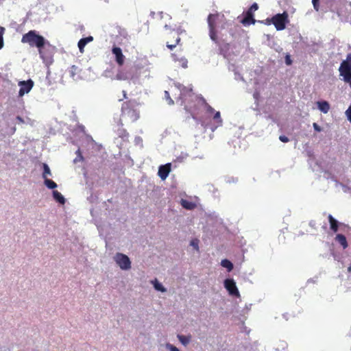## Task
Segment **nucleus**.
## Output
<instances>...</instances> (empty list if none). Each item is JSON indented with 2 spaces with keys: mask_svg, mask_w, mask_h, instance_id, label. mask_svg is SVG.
Wrapping results in <instances>:
<instances>
[{
  "mask_svg": "<svg viewBox=\"0 0 351 351\" xmlns=\"http://www.w3.org/2000/svg\"><path fill=\"white\" fill-rule=\"evenodd\" d=\"M175 86L180 92L176 101L184 106L186 111L191 114L197 123H200L204 128L210 129L213 132L222 125L220 112L215 110L202 97L195 95L191 85L184 86L178 83Z\"/></svg>",
  "mask_w": 351,
  "mask_h": 351,
  "instance_id": "f257e3e1",
  "label": "nucleus"
},
{
  "mask_svg": "<svg viewBox=\"0 0 351 351\" xmlns=\"http://www.w3.org/2000/svg\"><path fill=\"white\" fill-rule=\"evenodd\" d=\"M21 43L28 44L32 47H36L38 49L42 47H51L49 42L43 36L39 35L36 30H30L23 35Z\"/></svg>",
  "mask_w": 351,
  "mask_h": 351,
  "instance_id": "f03ea898",
  "label": "nucleus"
},
{
  "mask_svg": "<svg viewBox=\"0 0 351 351\" xmlns=\"http://www.w3.org/2000/svg\"><path fill=\"white\" fill-rule=\"evenodd\" d=\"M113 260L121 269L128 271L131 269L132 263L127 255L117 252L113 256Z\"/></svg>",
  "mask_w": 351,
  "mask_h": 351,
  "instance_id": "7ed1b4c3",
  "label": "nucleus"
},
{
  "mask_svg": "<svg viewBox=\"0 0 351 351\" xmlns=\"http://www.w3.org/2000/svg\"><path fill=\"white\" fill-rule=\"evenodd\" d=\"M271 21L278 31L283 30L288 22V14L286 12L277 14L271 18Z\"/></svg>",
  "mask_w": 351,
  "mask_h": 351,
  "instance_id": "20e7f679",
  "label": "nucleus"
},
{
  "mask_svg": "<svg viewBox=\"0 0 351 351\" xmlns=\"http://www.w3.org/2000/svg\"><path fill=\"white\" fill-rule=\"evenodd\" d=\"M51 47H51L45 46L38 49L40 57L43 60V63L47 66L51 64L53 60V53L50 51Z\"/></svg>",
  "mask_w": 351,
  "mask_h": 351,
  "instance_id": "39448f33",
  "label": "nucleus"
},
{
  "mask_svg": "<svg viewBox=\"0 0 351 351\" xmlns=\"http://www.w3.org/2000/svg\"><path fill=\"white\" fill-rule=\"evenodd\" d=\"M224 287L228 291L229 295L240 298L239 289L236 285V282L232 278H227L224 280Z\"/></svg>",
  "mask_w": 351,
  "mask_h": 351,
  "instance_id": "423d86ee",
  "label": "nucleus"
},
{
  "mask_svg": "<svg viewBox=\"0 0 351 351\" xmlns=\"http://www.w3.org/2000/svg\"><path fill=\"white\" fill-rule=\"evenodd\" d=\"M20 90L19 92V97H23L25 94L28 93L34 86V82L32 80L27 81H20L19 82Z\"/></svg>",
  "mask_w": 351,
  "mask_h": 351,
  "instance_id": "0eeeda50",
  "label": "nucleus"
},
{
  "mask_svg": "<svg viewBox=\"0 0 351 351\" xmlns=\"http://www.w3.org/2000/svg\"><path fill=\"white\" fill-rule=\"evenodd\" d=\"M217 17V15L211 14H209L208 16V27H209V36H210V39L215 43H217V36H216V34H215V32L214 29H215L214 23H215V19Z\"/></svg>",
  "mask_w": 351,
  "mask_h": 351,
  "instance_id": "6e6552de",
  "label": "nucleus"
},
{
  "mask_svg": "<svg viewBox=\"0 0 351 351\" xmlns=\"http://www.w3.org/2000/svg\"><path fill=\"white\" fill-rule=\"evenodd\" d=\"M171 171V163H167L165 165H160L158 168V176L161 180H165Z\"/></svg>",
  "mask_w": 351,
  "mask_h": 351,
  "instance_id": "1a4fd4ad",
  "label": "nucleus"
},
{
  "mask_svg": "<svg viewBox=\"0 0 351 351\" xmlns=\"http://www.w3.org/2000/svg\"><path fill=\"white\" fill-rule=\"evenodd\" d=\"M122 116L123 117H129L132 121H136L138 117V113L133 109H124L122 108Z\"/></svg>",
  "mask_w": 351,
  "mask_h": 351,
  "instance_id": "9d476101",
  "label": "nucleus"
},
{
  "mask_svg": "<svg viewBox=\"0 0 351 351\" xmlns=\"http://www.w3.org/2000/svg\"><path fill=\"white\" fill-rule=\"evenodd\" d=\"M80 69L76 66L75 65H72L66 70V72L69 73V76L75 81L79 80L80 79Z\"/></svg>",
  "mask_w": 351,
  "mask_h": 351,
  "instance_id": "9b49d317",
  "label": "nucleus"
},
{
  "mask_svg": "<svg viewBox=\"0 0 351 351\" xmlns=\"http://www.w3.org/2000/svg\"><path fill=\"white\" fill-rule=\"evenodd\" d=\"M112 53L114 55L116 62L119 65H122L124 62V56L120 47H114L112 49Z\"/></svg>",
  "mask_w": 351,
  "mask_h": 351,
  "instance_id": "f8f14e48",
  "label": "nucleus"
},
{
  "mask_svg": "<svg viewBox=\"0 0 351 351\" xmlns=\"http://www.w3.org/2000/svg\"><path fill=\"white\" fill-rule=\"evenodd\" d=\"M93 36H90L86 37V38H81L79 40L78 44H77L80 51L82 53L84 51V47L88 43L93 41Z\"/></svg>",
  "mask_w": 351,
  "mask_h": 351,
  "instance_id": "ddd939ff",
  "label": "nucleus"
},
{
  "mask_svg": "<svg viewBox=\"0 0 351 351\" xmlns=\"http://www.w3.org/2000/svg\"><path fill=\"white\" fill-rule=\"evenodd\" d=\"M317 108L323 113L326 114L330 110V105L326 101H320L317 102Z\"/></svg>",
  "mask_w": 351,
  "mask_h": 351,
  "instance_id": "4468645a",
  "label": "nucleus"
},
{
  "mask_svg": "<svg viewBox=\"0 0 351 351\" xmlns=\"http://www.w3.org/2000/svg\"><path fill=\"white\" fill-rule=\"evenodd\" d=\"M172 57L175 62H178V64L184 69L188 67V60L184 57L178 58L176 54H172Z\"/></svg>",
  "mask_w": 351,
  "mask_h": 351,
  "instance_id": "2eb2a0df",
  "label": "nucleus"
},
{
  "mask_svg": "<svg viewBox=\"0 0 351 351\" xmlns=\"http://www.w3.org/2000/svg\"><path fill=\"white\" fill-rule=\"evenodd\" d=\"M151 284L153 285L154 288L158 291H160L162 293H165L167 291V289L156 278L152 280Z\"/></svg>",
  "mask_w": 351,
  "mask_h": 351,
  "instance_id": "dca6fc26",
  "label": "nucleus"
},
{
  "mask_svg": "<svg viewBox=\"0 0 351 351\" xmlns=\"http://www.w3.org/2000/svg\"><path fill=\"white\" fill-rule=\"evenodd\" d=\"M180 204L183 208L187 210H193L196 207V204L195 203L184 199L180 200Z\"/></svg>",
  "mask_w": 351,
  "mask_h": 351,
  "instance_id": "f3484780",
  "label": "nucleus"
},
{
  "mask_svg": "<svg viewBox=\"0 0 351 351\" xmlns=\"http://www.w3.org/2000/svg\"><path fill=\"white\" fill-rule=\"evenodd\" d=\"M324 176L325 178L326 179H329V178H331L335 182V186L337 187L339 186H341L343 191L344 192H347V190H348V188L343 185V184L339 182L335 178V177L332 176H330V174L328 173V172H325L324 174Z\"/></svg>",
  "mask_w": 351,
  "mask_h": 351,
  "instance_id": "a211bd4d",
  "label": "nucleus"
},
{
  "mask_svg": "<svg viewBox=\"0 0 351 351\" xmlns=\"http://www.w3.org/2000/svg\"><path fill=\"white\" fill-rule=\"evenodd\" d=\"M335 240L343 247V249H346L348 247V242L344 235L338 234L335 237Z\"/></svg>",
  "mask_w": 351,
  "mask_h": 351,
  "instance_id": "6ab92c4d",
  "label": "nucleus"
},
{
  "mask_svg": "<svg viewBox=\"0 0 351 351\" xmlns=\"http://www.w3.org/2000/svg\"><path fill=\"white\" fill-rule=\"evenodd\" d=\"M255 21H256L254 19L252 14L250 13V12H247L246 16L242 20V23L246 25L251 23L254 24Z\"/></svg>",
  "mask_w": 351,
  "mask_h": 351,
  "instance_id": "aec40b11",
  "label": "nucleus"
},
{
  "mask_svg": "<svg viewBox=\"0 0 351 351\" xmlns=\"http://www.w3.org/2000/svg\"><path fill=\"white\" fill-rule=\"evenodd\" d=\"M53 197L54 199L59 202L61 204H64L65 203V198L64 196L58 191H53Z\"/></svg>",
  "mask_w": 351,
  "mask_h": 351,
  "instance_id": "412c9836",
  "label": "nucleus"
},
{
  "mask_svg": "<svg viewBox=\"0 0 351 351\" xmlns=\"http://www.w3.org/2000/svg\"><path fill=\"white\" fill-rule=\"evenodd\" d=\"M177 338L180 341V342L184 346H186L191 340V337L190 335L185 336L182 335H178Z\"/></svg>",
  "mask_w": 351,
  "mask_h": 351,
  "instance_id": "4be33fe9",
  "label": "nucleus"
},
{
  "mask_svg": "<svg viewBox=\"0 0 351 351\" xmlns=\"http://www.w3.org/2000/svg\"><path fill=\"white\" fill-rule=\"evenodd\" d=\"M43 172L42 176H43V178L44 180L47 179L48 177H50L52 176L50 168L47 163H43Z\"/></svg>",
  "mask_w": 351,
  "mask_h": 351,
  "instance_id": "5701e85b",
  "label": "nucleus"
},
{
  "mask_svg": "<svg viewBox=\"0 0 351 351\" xmlns=\"http://www.w3.org/2000/svg\"><path fill=\"white\" fill-rule=\"evenodd\" d=\"M328 220L330 226V228L334 232H337L338 230V222L337 221L333 218L331 215H328Z\"/></svg>",
  "mask_w": 351,
  "mask_h": 351,
  "instance_id": "b1692460",
  "label": "nucleus"
},
{
  "mask_svg": "<svg viewBox=\"0 0 351 351\" xmlns=\"http://www.w3.org/2000/svg\"><path fill=\"white\" fill-rule=\"evenodd\" d=\"M221 265L227 269L228 271L233 269V264L228 259H223L221 262Z\"/></svg>",
  "mask_w": 351,
  "mask_h": 351,
  "instance_id": "393cba45",
  "label": "nucleus"
},
{
  "mask_svg": "<svg viewBox=\"0 0 351 351\" xmlns=\"http://www.w3.org/2000/svg\"><path fill=\"white\" fill-rule=\"evenodd\" d=\"M44 184L48 189H54L57 187L56 183L49 178L44 180Z\"/></svg>",
  "mask_w": 351,
  "mask_h": 351,
  "instance_id": "a878e982",
  "label": "nucleus"
},
{
  "mask_svg": "<svg viewBox=\"0 0 351 351\" xmlns=\"http://www.w3.org/2000/svg\"><path fill=\"white\" fill-rule=\"evenodd\" d=\"M130 78L128 73H125L123 71L119 72L116 75V79L119 80H126Z\"/></svg>",
  "mask_w": 351,
  "mask_h": 351,
  "instance_id": "bb28decb",
  "label": "nucleus"
},
{
  "mask_svg": "<svg viewBox=\"0 0 351 351\" xmlns=\"http://www.w3.org/2000/svg\"><path fill=\"white\" fill-rule=\"evenodd\" d=\"M77 156L75 157V158L73 160V162L74 163H77L78 162H81V161H83L84 160V157L82 156V153H81V151L80 149H78L76 152H75Z\"/></svg>",
  "mask_w": 351,
  "mask_h": 351,
  "instance_id": "cd10ccee",
  "label": "nucleus"
},
{
  "mask_svg": "<svg viewBox=\"0 0 351 351\" xmlns=\"http://www.w3.org/2000/svg\"><path fill=\"white\" fill-rule=\"evenodd\" d=\"M190 245L192 246L196 251H199V240L197 239H193L190 242Z\"/></svg>",
  "mask_w": 351,
  "mask_h": 351,
  "instance_id": "c85d7f7f",
  "label": "nucleus"
},
{
  "mask_svg": "<svg viewBox=\"0 0 351 351\" xmlns=\"http://www.w3.org/2000/svg\"><path fill=\"white\" fill-rule=\"evenodd\" d=\"M165 97L169 105H173L174 104L173 100L170 97L169 93L167 90L165 91Z\"/></svg>",
  "mask_w": 351,
  "mask_h": 351,
  "instance_id": "c756f323",
  "label": "nucleus"
},
{
  "mask_svg": "<svg viewBox=\"0 0 351 351\" xmlns=\"http://www.w3.org/2000/svg\"><path fill=\"white\" fill-rule=\"evenodd\" d=\"M4 31H5V29L2 27H0V49L3 46V35Z\"/></svg>",
  "mask_w": 351,
  "mask_h": 351,
  "instance_id": "7c9ffc66",
  "label": "nucleus"
},
{
  "mask_svg": "<svg viewBox=\"0 0 351 351\" xmlns=\"http://www.w3.org/2000/svg\"><path fill=\"white\" fill-rule=\"evenodd\" d=\"M16 120L18 121V122L19 123H30L31 122V120L29 118H27L26 120H24L22 117H21L20 116H17L16 117Z\"/></svg>",
  "mask_w": 351,
  "mask_h": 351,
  "instance_id": "2f4dec72",
  "label": "nucleus"
},
{
  "mask_svg": "<svg viewBox=\"0 0 351 351\" xmlns=\"http://www.w3.org/2000/svg\"><path fill=\"white\" fill-rule=\"evenodd\" d=\"M166 348L168 349L169 351H180V350L178 348H176V346L171 343H167Z\"/></svg>",
  "mask_w": 351,
  "mask_h": 351,
  "instance_id": "473e14b6",
  "label": "nucleus"
},
{
  "mask_svg": "<svg viewBox=\"0 0 351 351\" xmlns=\"http://www.w3.org/2000/svg\"><path fill=\"white\" fill-rule=\"evenodd\" d=\"M345 114L348 119V120L351 123V105L349 108L346 110Z\"/></svg>",
  "mask_w": 351,
  "mask_h": 351,
  "instance_id": "72a5a7b5",
  "label": "nucleus"
},
{
  "mask_svg": "<svg viewBox=\"0 0 351 351\" xmlns=\"http://www.w3.org/2000/svg\"><path fill=\"white\" fill-rule=\"evenodd\" d=\"M258 6L256 3H254L251 7L250 8L249 10L247 12H250V13L252 14V12H255L258 10Z\"/></svg>",
  "mask_w": 351,
  "mask_h": 351,
  "instance_id": "f704fd0d",
  "label": "nucleus"
},
{
  "mask_svg": "<svg viewBox=\"0 0 351 351\" xmlns=\"http://www.w3.org/2000/svg\"><path fill=\"white\" fill-rule=\"evenodd\" d=\"M180 41V38L179 37H178L176 38V43L173 44V45H169L168 43L167 44V47L170 49L171 50H172L173 49H174L176 47V45H178L179 43V42Z\"/></svg>",
  "mask_w": 351,
  "mask_h": 351,
  "instance_id": "c9c22d12",
  "label": "nucleus"
},
{
  "mask_svg": "<svg viewBox=\"0 0 351 351\" xmlns=\"http://www.w3.org/2000/svg\"><path fill=\"white\" fill-rule=\"evenodd\" d=\"M134 143L137 145L142 146L143 140H142V138L140 136H136L135 139H134Z\"/></svg>",
  "mask_w": 351,
  "mask_h": 351,
  "instance_id": "e433bc0d",
  "label": "nucleus"
},
{
  "mask_svg": "<svg viewBox=\"0 0 351 351\" xmlns=\"http://www.w3.org/2000/svg\"><path fill=\"white\" fill-rule=\"evenodd\" d=\"M318 2H319V0H312L313 7H314L315 10L317 11H318V10H319Z\"/></svg>",
  "mask_w": 351,
  "mask_h": 351,
  "instance_id": "4c0bfd02",
  "label": "nucleus"
},
{
  "mask_svg": "<svg viewBox=\"0 0 351 351\" xmlns=\"http://www.w3.org/2000/svg\"><path fill=\"white\" fill-rule=\"evenodd\" d=\"M313 127L316 132L322 131V128L316 123H313Z\"/></svg>",
  "mask_w": 351,
  "mask_h": 351,
  "instance_id": "58836bf2",
  "label": "nucleus"
},
{
  "mask_svg": "<svg viewBox=\"0 0 351 351\" xmlns=\"http://www.w3.org/2000/svg\"><path fill=\"white\" fill-rule=\"evenodd\" d=\"M119 136L124 138L128 136V134L124 130H122L119 133Z\"/></svg>",
  "mask_w": 351,
  "mask_h": 351,
  "instance_id": "ea45409f",
  "label": "nucleus"
},
{
  "mask_svg": "<svg viewBox=\"0 0 351 351\" xmlns=\"http://www.w3.org/2000/svg\"><path fill=\"white\" fill-rule=\"evenodd\" d=\"M291 62H292V61H291V60L290 58V56L289 55H287L286 56V58H285V63H286V64L290 65V64H291Z\"/></svg>",
  "mask_w": 351,
  "mask_h": 351,
  "instance_id": "a19ab883",
  "label": "nucleus"
},
{
  "mask_svg": "<svg viewBox=\"0 0 351 351\" xmlns=\"http://www.w3.org/2000/svg\"><path fill=\"white\" fill-rule=\"evenodd\" d=\"M279 139L283 143H287L289 141V138L285 136H280Z\"/></svg>",
  "mask_w": 351,
  "mask_h": 351,
  "instance_id": "79ce46f5",
  "label": "nucleus"
},
{
  "mask_svg": "<svg viewBox=\"0 0 351 351\" xmlns=\"http://www.w3.org/2000/svg\"><path fill=\"white\" fill-rule=\"evenodd\" d=\"M234 75H235V79L237 80H243V77L241 76V75L239 73H238L237 72H235L234 73Z\"/></svg>",
  "mask_w": 351,
  "mask_h": 351,
  "instance_id": "37998d69",
  "label": "nucleus"
},
{
  "mask_svg": "<svg viewBox=\"0 0 351 351\" xmlns=\"http://www.w3.org/2000/svg\"><path fill=\"white\" fill-rule=\"evenodd\" d=\"M174 30L176 32L177 34H178V35L181 34L184 32V30L182 29L180 27H178Z\"/></svg>",
  "mask_w": 351,
  "mask_h": 351,
  "instance_id": "c03bdc74",
  "label": "nucleus"
},
{
  "mask_svg": "<svg viewBox=\"0 0 351 351\" xmlns=\"http://www.w3.org/2000/svg\"><path fill=\"white\" fill-rule=\"evenodd\" d=\"M15 131H16V128L15 127L12 128V134H14L15 132Z\"/></svg>",
  "mask_w": 351,
  "mask_h": 351,
  "instance_id": "a18cd8bd",
  "label": "nucleus"
},
{
  "mask_svg": "<svg viewBox=\"0 0 351 351\" xmlns=\"http://www.w3.org/2000/svg\"><path fill=\"white\" fill-rule=\"evenodd\" d=\"M257 96H258V93H254V97L256 99H257Z\"/></svg>",
  "mask_w": 351,
  "mask_h": 351,
  "instance_id": "49530a36",
  "label": "nucleus"
},
{
  "mask_svg": "<svg viewBox=\"0 0 351 351\" xmlns=\"http://www.w3.org/2000/svg\"><path fill=\"white\" fill-rule=\"evenodd\" d=\"M165 28L166 29H169V26L168 25H167V24H166V25H165Z\"/></svg>",
  "mask_w": 351,
  "mask_h": 351,
  "instance_id": "de8ad7c7",
  "label": "nucleus"
},
{
  "mask_svg": "<svg viewBox=\"0 0 351 351\" xmlns=\"http://www.w3.org/2000/svg\"><path fill=\"white\" fill-rule=\"evenodd\" d=\"M160 17L162 18L163 17V12H160Z\"/></svg>",
  "mask_w": 351,
  "mask_h": 351,
  "instance_id": "09e8293b",
  "label": "nucleus"
},
{
  "mask_svg": "<svg viewBox=\"0 0 351 351\" xmlns=\"http://www.w3.org/2000/svg\"><path fill=\"white\" fill-rule=\"evenodd\" d=\"M123 95H124V97H125V96H126V92L123 90Z\"/></svg>",
  "mask_w": 351,
  "mask_h": 351,
  "instance_id": "8fccbe9b",
  "label": "nucleus"
}]
</instances>
